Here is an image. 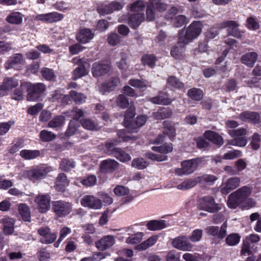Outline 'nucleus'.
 <instances>
[{"mask_svg": "<svg viewBox=\"0 0 261 261\" xmlns=\"http://www.w3.org/2000/svg\"><path fill=\"white\" fill-rule=\"evenodd\" d=\"M202 27L203 24L201 21H193L186 30L182 29L178 33L179 42L188 44L200 35Z\"/></svg>", "mask_w": 261, "mask_h": 261, "instance_id": "1", "label": "nucleus"}, {"mask_svg": "<svg viewBox=\"0 0 261 261\" xmlns=\"http://www.w3.org/2000/svg\"><path fill=\"white\" fill-rule=\"evenodd\" d=\"M251 193V189L247 186L239 189L229 196L228 206L231 208H236L240 204L246 200Z\"/></svg>", "mask_w": 261, "mask_h": 261, "instance_id": "2", "label": "nucleus"}, {"mask_svg": "<svg viewBox=\"0 0 261 261\" xmlns=\"http://www.w3.org/2000/svg\"><path fill=\"white\" fill-rule=\"evenodd\" d=\"M26 85L27 86V100L28 101L37 100L46 90V86L41 83L36 84L27 83Z\"/></svg>", "mask_w": 261, "mask_h": 261, "instance_id": "3", "label": "nucleus"}, {"mask_svg": "<svg viewBox=\"0 0 261 261\" xmlns=\"http://www.w3.org/2000/svg\"><path fill=\"white\" fill-rule=\"evenodd\" d=\"M72 62L74 64L78 65V67L76 68L72 72L73 80H75L88 74L86 67H89L90 65L87 59L75 57L72 59Z\"/></svg>", "mask_w": 261, "mask_h": 261, "instance_id": "4", "label": "nucleus"}, {"mask_svg": "<svg viewBox=\"0 0 261 261\" xmlns=\"http://www.w3.org/2000/svg\"><path fill=\"white\" fill-rule=\"evenodd\" d=\"M199 163V161L196 159L182 161L181 168L175 169V173L178 176L192 174L196 170Z\"/></svg>", "mask_w": 261, "mask_h": 261, "instance_id": "5", "label": "nucleus"}, {"mask_svg": "<svg viewBox=\"0 0 261 261\" xmlns=\"http://www.w3.org/2000/svg\"><path fill=\"white\" fill-rule=\"evenodd\" d=\"M198 207L210 213H215L220 210L218 204L215 203L214 199L211 196H204L200 198Z\"/></svg>", "mask_w": 261, "mask_h": 261, "instance_id": "6", "label": "nucleus"}, {"mask_svg": "<svg viewBox=\"0 0 261 261\" xmlns=\"http://www.w3.org/2000/svg\"><path fill=\"white\" fill-rule=\"evenodd\" d=\"M71 203L64 201H57L53 203V209L56 215L59 217H65L72 211Z\"/></svg>", "mask_w": 261, "mask_h": 261, "instance_id": "7", "label": "nucleus"}, {"mask_svg": "<svg viewBox=\"0 0 261 261\" xmlns=\"http://www.w3.org/2000/svg\"><path fill=\"white\" fill-rule=\"evenodd\" d=\"M81 204L89 208L99 210L102 207V201L100 199L93 195H86L84 196L80 200Z\"/></svg>", "mask_w": 261, "mask_h": 261, "instance_id": "8", "label": "nucleus"}, {"mask_svg": "<svg viewBox=\"0 0 261 261\" xmlns=\"http://www.w3.org/2000/svg\"><path fill=\"white\" fill-rule=\"evenodd\" d=\"M172 245L174 248L184 251H190L193 248V245L184 236H179L173 239Z\"/></svg>", "mask_w": 261, "mask_h": 261, "instance_id": "9", "label": "nucleus"}, {"mask_svg": "<svg viewBox=\"0 0 261 261\" xmlns=\"http://www.w3.org/2000/svg\"><path fill=\"white\" fill-rule=\"evenodd\" d=\"M34 201L37 205L39 212L45 213L49 210L50 197L49 195L39 194L36 197Z\"/></svg>", "mask_w": 261, "mask_h": 261, "instance_id": "10", "label": "nucleus"}, {"mask_svg": "<svg viewBox=\"0 0 261 261\" xmlns=\"http://www.w3.org/2000/svg\"><path fill=\"white\" fill-rule=\"evenodd\" d=\"M51 171L49 167H41L26 172L28 177L32 180L40 179L44 178L47 174Z\"/></svg>", "mask_w": 261, "mask_h": 261, "instance_id": "11", "label": "nucleus"}, {"mask_svg": "<svg viewBox=\"0 0 261 261\" xmlns=\"http://www.w3.org/2000/svg\"><path fill=\"white\" fill-rule=\"evenodd\" d=\"M38 233L42 237L40 242L48 244L53 243L57 238V234L51 232L48 226L41 227L38 229Z\"/></svg>", "mask_w": 261, "mask_h": 261, "instance_id": "12", "label": "nucleus"}, {"mask_svg": "<svg viewBox=\"0 0 261 261\" xmlns=\"http://www.w3.org/2000/svg\"><path fill=\"white\" fill-rule=\"evenodd\" d=\"M221 28H228V33L229 35H231L238 38L242 37V33L239 31L238 27L239 24L233 20H228L224 21L220 24Z\"/></svg>", "mask_w": 261, "mask_h": 261, "instance_id": "13", "label": "nucleus"}, {"mask_svg": "<svg viewBox=\"0 0 261 261\" xmlns=\"http://www.w3.org/2000/svg\"><path fill=\"white\" fill-rule=\"evenodd\" d=\"M240 184V179L238 177H231L222 184L221 192L223 194H227L232 190L238 187Z\"/></svg>", "mask_w": 261, "mask_h": 261, "instance_id": "14", "label": "nucleus"}, {"mask_svg": "<svg viewBox=\"0 0 261 261\" xmlns=\"http://www.w3.org/2000/svg\"><path fill=\"white\" fill-rule=\"evenodd\" d=\"M111 69L108 64L95 63L93 64L92 73L94 77H99L108 73Z\"/></svg>", "mask_w": 261, "mask_h": 261, "instance_id": "15", "label": "nucleus"}, {"mask_svg": "<svg viewBox=\"0 0 261 261\" xmlns=\"http://www.w3.org/2000/svg\"><path fill=\"white\" fill-rule=\"evenodd\" d=\"M120 81L118 77H112L108 82L102 83L99 88V92L104 94L106 92H110L113 91L118 85Z\"/></svg>", "mask_w": 261, "mask_h": 261, "instance_id": "16", "label": "nucleus"}, {"mask_svg": "<svg viewBox=\"0 0 261 261\" xmlns=\"http://www.w3.org/2000/svg\"><path fill=\"white\" fill-rule=\"evenodd\" d=\"M115 243V239L112 236H106L95 243L97 248L99 250H105L111 247Z\"/></svg>", "mask_w": 261, "mask_h": 261, "instance_id": "17", "label": "nucleus"}, {"mask_svg": "<svg viewBox=\"0 0 261 261\" xmlns=\"http://www.w3.org/2000/svg\"><path fill=\"white\" fill-rule=\"evenodd\" d=\"M119 164L114 160H106L101 162L100 170L103 173H112L118 167Z\"/></svg>", "mask_w": 261, "mask_h": 261, "instance_id": "18", "label": "nucleus"}, {"mask_svg": "<svg viewBox=\"0 0 261 261\" xmlns=\"http://www.w3.org/2000/svg\"><path fill=\"white\" fill-rule=\"evenodd\" d=\"M123 6L117 2H112L111 4L102 7H98L97 11L100 14L106 15L113 13L114 11L122 9Z\"/></svg>", "mask_w": 261, "mask_h": 261, "instance_id": "19", "label": "nucleus"}, {"mask_svg": "<svg viewBox=\"0 0 261 261\" xmlns=\"http://www.w3.org/2000/svg\"><path fill=\"white\" fill-rule=\"evenodd\" d=\"M147 120V117L145 116H138L135 122L129 123L126 124V127L128 132L130 133H137L138 129L145 124Z\"/></svg>", "mask_w": 261, "mask_h": 261, "instance_id": "20", "label": "nucleus"}, {"mask_svg": "<svg viewBox=\"0 0 261 261\" xmlns=\"http://www.w3.org/2000/svg\"><path fill=\"white\" fill-rule=\"evenodd\" d=\"M24 59L21 54H16L11 56L5 64V68L8 70L14 68L17 65H20L23 63Z\"/></svg>", "mask_w": 261, "mask_h": 261, "instance_id": "21", "label": "nucleus"}, {"mask_svg": "<svg viewBox=\"0 0 261 261\" xmlns=\"http://www.w3.org/2000/svg\"><path fill=\"white\" fill-rule=\"evenodd\" d=\"M144 19L145 16L143 13H134L129 16L128 23L131 28L136 29Z\"/></svg>", "mask_w": 261, "mask_h": 261, "instance_id": "22", "label": "nucleus"}, {"mask_svg": "<svg viewBox=\"0 0 261 261\" xmlns=\"http://www.w3.org/2000/svg\"><path fill=\"white\" fill-rule=\"evenodd\" d=\"M94 37V34L89 29H81L76 35L77 40L82 43H86Z\"/></svg>", "mask_w": 261, "mask_h": 261, "instance_id": "23", "label": "nucleus"}, {"mask_svg": "<svg viewBox=\"0 0 261 261\" xmlns=\"http://www.w3.org/2000/svg\"><path fill=\"white\" fill-rule=\"evenodd\" d=\"M258 55L255 52H250L243 55L241 58V62L250 68L254 65L257 61Z\"/></svg>", "mask_w": 261, "mask_h": 261, "instance_id": "24", "label": "nucleus"}, {"mask_svg": "<svg viewBox=\"0 0 261 261\" xmlns=\"http://www.w3.org/2000/svg\"><path fill=\"white\" fill-rule=\"evenodd\" d=\"M239 118L242 120H248L253 123H258L260 120L259 114L255 112H244L240 115Z\"/></svg>", "mask_w": 261, "mask_h": 261, "instance_id": "25", "label": "nucleus"}, {"mask_svg": "<svg viewBox=\"0 0 261 261\" xmlns=\"http://www.w3.org/2000/svg\"><path fill=\"white\" fill-rule=\"evenodd\" d=\"M204 136L205 139L217 145L220 146L223 144L222 137L216 132L207 130L204 133Z\"/></svg>", "mask_w": 261, "mask_h": 261, "instance_id": "26", "label": "nucleus"}, {"mask_svg": "<svg viewBox=\"0 0 261 261\" xmlns=\"http://www.w3.org/2000/svg\"><path fill=\"white\" fill-rule=\"evenodd\" d=\"M69 184V181L67 179L66 175L64 173H60L56 178V189L59 191H64L66 186Z\"/></svg>", "mask_w": 261, "mask_h": 261, "instance_id": "27", "label": "nucleus"}, {"mask_svg": "<svg viewBox=\"0 0 261 261\" xmlns=\"http://www.w3.org/2000/svg\"><path fill=\"white\" fill-rule=\"evenodd\" d=\"M165 220H151L148 221L146 224L147 228L152 231L161 230L167 227Z\"/></svg>", "mask_w": 261, "mask_h": 261, "instance_id": "28", "label": "nucleus"}, {"mask_svg": "<svg viewBox=\"0 0 261 261\" xmlns=\"http://www.w3.org/2000/svg\"><path fill=\"white\" fill-rule=\"evenodd\" d=\"M24 15L19 12L10 13L6 18L8 22L13 24H20L22 23Z\"/></svg>", "mask_w": 261, "mask_h": 261, "instance_id": "29", "label": "nucleus"}, {"mask_svg": "<svg viewBox=\"0 0 261 261\" xmlns=\"http://www.w3.org/2000/svg\"><path fill=\"white\" fill-rule=\"evenodd\" d=\"M199 182L198 176L195 178H190L184 180L177 187V189L181 190L190 189L195 186Z\"/></svg>", "mask_w": 261, "mask_h": 261, "instance_id": "30", "label": "nucleus"}, {"mask_svg": "<svg viewBox=\"0 0 261 261\" xmlns=\"http://www.w3.org/2000/svg\"><path fill=\"white\" fill-rule=\"evenodd\" d=\"M158 238V237L157 236H151L141 244L136 246L135 249L139 251L145 250L153 245L157 241Z\"/></svg>", "mask_w": 261, "mask_h": 261, "instance_id": "31", "label": "nucleus"}, {"mask_svg": "<svg viewBox=\"0 0 261 261\" xmlns=\"http://www.w3.org/2000/svg\"><path fill=\"white\" fill-rule=\"evenodd\" d=\"M187 44H184V42H179V38L177 45L173 47L171 50V56L175 59H178L182 58V53L184 50V46Z\"/></svg>", "mask_w": 261, "mask_h": 261, "instance_id": "32", "label": "nucleus"}, {"mask_svg": "<svg viewBox=\"0 0 261 261\" xmlns=\"http://www.w3.org/2000/svg\"><path fill=\"white\" fill-rule=\"evenodd\" d=\"M41 152L38 150L24 149L20 151V155L25 160H33L40 156Z\"/></svg>", "mask_w": 261, "mask_h": 261, "instance_id": "33", "label": "nucleus"}, {"mask_svg": "<svg viewBox=\"0 0 261 261\" xmlns=\"http://www.w3.org/2000/svg\"><path fill=\"white\" fill-rule=\"evenodd\" d=\"M120 141L117 139H113L107 141L105 144V151L106 153L109 155H114L118 150L119 148L115 147V146L120 143Z\"/></svg>", "mask_w": 261, "mask_h": 261, "instance_id": "34", "label": "nucleus"}, {"mask_svg": "<svg viewBox=\"0 0 261 261\" xmlns=\"http://www.w3.org/2000/svg\"><path fill=\"white\" fill-rule=\"evenodd\" d=\"M128 10L132 12L141 13L145 8V4L143 0H137L128 6Z\"/></svg>", "mask_w": 261, "mask_h": 261, "instance_id": "35", "label": "nucleus"}, {"mask_svg": "<svg viewBox=\"0 0 261 261\" xmlns=\"http://www.w3.org/2000/svg\"><path fill=\"white\" fill-rule=\"evenodd\" d=\"M5 89L8 91L11 90L18 85V82L13 77H5L2 83Z\"/></svg>", "mask_w": 261, "mask_h": 261, "instance_id": "36", "label": "nucleus"}, {"mask_svg": "<svg viewBox=\"0 0 261 261\" xmlns=\"http://www.w3.org/2000/svg\"><path fill=\"white\" fill-rule=\"evenodd\" d=\"M18 210L24 221H31L30 211L28 205L25 204H20L18 206Z\"/></svg>", "mask_w": 261, "mask_h": 261, "instance_id": "37", "label": "nucleus"}, {"mask_svg": "<svg viewBox=\"0 0 261 261\" xmlns=\"http://www.w3.org/2000/svg\"><path fill=\"white\" fill-rule=\"evenodd\" d=\"M188 95L193 100L199 101L203 98V92L200 89L194 88L188 91Z\"/></svg>", "mask_w": 261, "mask_h": 261, "instance_id": "38", "label": "nucleus"}, {"mask_svg": "<svg viewBox=\"0 0 261 261\" xmlns=\"http://www.w3.org/2000/svg\"><path fill=\"white\" fill-rule=\"evenodd\" d=\"M167 83L171 87L178 89H184V84L174 76H170L167 79Z\"/></svg>", "mask_w": 261, "mask_h": 261, "instance_id": "39", "label": "nucleus"}, {"mask_svg": "<svg viewBox=\"0 0 261 261\" xmlns=\"http://www.w3.org/2000/svg\"><path fill=\"white\" fill-rule=\"evenodd\" d=\"M148 165L149 163L142 158H136L132 162V166L139 170L146 168Z\"/></svg>", "mask_w": 261, "mask_h": 261, "instance_id": "40", "label": "nucleus"}, {"mask_svg": "<svg viewBox=\"0 0 261 261\" xmlns=\"http://www.w3.org/2000/svg\"><path fill=\"white\" fill-rule=\"evenodd\" d=\"M70 96L72 99L76 103L81 104L85 101L86 96L83 93L72 90L70 92Z\"/></svg>", "mask_w": 261, "mask_h": 261, "instance_id": "41", "label": "nucleus"}, {"mask_svg": "<svg viewBox=\"0 0 261 261\" xmlns=\"http://www.w3.org/2000/svg\"><path fill=\"white\" fill-rule=\"evenodd\" d=\"M64 122L65 117L64 116H57L48 122V126L52 128L60 127L63 125Z\"/></svg>", "mask_w": 261, "mask_h": 261, "instance_id": "42", "label": "nucleus"}, {"mask_svg": "<svg viewBox=\"0 0 261 261\" xmlns=\"http://www.w3.org/2000/svg\"><path fill=\"white\" fill-rule=\"evenodd\" d=\"M240 240V236L238 233H231L227 236L225 239L226 243L230 246L237 245Z\"/></svg>", "mask_w": 261, "mask_h": 261, "instance_id": "43", "label": "nucleus"}, {"mask_svg": "<svg viewBox=\"0 0 261 261\" xmlns=\"http://www.w3.org/2000/svg\"><path fill=\"white\" fill-rule=\"evenodd\" d=\"M143 235V232H138L131 234L126 239V243L128 244H136L139 243L142 241Z\"/></svg>", "mask_w": 261, "mask_h": 261, "instance_id": "44", "label": "nucleus"}, {"mask_svg": "<svg viewBox=\"0 0 261 261\" xmlns=\"http://www.w3.org/2000/svg\"><path fill=\"white\" fill-rule=\"evenodd\" d=\"M150 101L154 104L168 105L171 103L172 100L168 97H163L162 96H156L150 98Z\"/></svg>", "mask_w": 261, "mask_h": 261, "instance_id": "45", "label": "nucleus"}, {"mask_svg": "<svg viewBox=\"0 0 261 261\" xmlns=\"http://www.w3.org/2000/svg\"><path fill=\"white\" fill-rule=\"evenodd\" d=\"M135 107H134V105L132 104L130 105L129 108L126 110L124 119V123L125 126L126 124L130 123V119L135 116Z\"/></svg>", "mask_w": 261, "mask_h": 261, "instance_id": "46", "label": "nucleus"}, {"mask_svg": "<svg viewBox=\"0 0 261 261\" xmlns=\"http://www.w3.org/2000/svg\"><path fill=\"white\" fill-rule=\"evenodd\" d=\"M115 195L119 197L127 195L129 193V189L124 186L117 185L113 190Z\"/></svg>", "mask_w": 261, "mask_h": 261, "instance_id": "47", "label": "nucleus"}, {"mask_svg": "<svg viewBox=\"0 0 261 261\" xmlns=\"http://www.w3.org/2000/svg\"><path fill=\"white\" fill-rule=\"evenodd\" d=\"M56 137V135L51 132L43 130L40 133V138L41 141L44 142H50Z\"/></svg>", "mask_w": 261, "mask_h": 261, "instance_id": "48", "label": "nucleus"}, {"mask_svg": "<svg viewBox=\"0 0 261 261\" xmlns=\"http://www.w3.org/2000/svg\"><path fill=\"white\" fill-rule=\"evenodd\" d=\"M198 178L199 182H205L210 185H213L218 179L216 176L210 174H204L201 176H198Z\"/></svg>", "mask_w": 261, "mask_h": 261, "instance_id": "49", "label": "nucleus"}, {"mask_svg": "<svg viewBox=\"0 0 261 261\" xmlns=\"http://www.w3.org/2000/svg\"><path fill=\"white\" fill-rule=\"evenodd\" d=\"M187 23V18L183 15L175 16L173 19V23L175 27L180 28Z\"/></svg>", "mask_w": 261, "mask_h": 261, "instance_id": "50", "label": "nucleus"}, {"mask_svg": "<svg viewBox=\"0 0 261 261\" xmlns=\"http://www.w3.org/2000/svg\"><path fill=\"white\" fill-rule=\"evenodd\" d=\"M82 125L86 129L95 130L97 129V124L90 119H84L81 121Z\"/></svg>", "mask_w": 261, "mask_h": 261, "instance_id": "51", "label": "nucleus"}, {"mask_svg": "<svg viewBox=\"0 0 261 261\" xmlns=\"http://www.w3.org/2000/svg\"><path fill=\"white\" fill-rule=\"evenodd\" d=\"M164 127V133L168 135L169 137H173L175 136V129L171 125L170 123L167 121L163 122Z\"/></svg>", "mask_w": 261, "mask_h": 261, "instance_id": "52", "label": "nucleus"}, {"mask_svg": "<svg viewBox=\"0 0 261 261\" xmlns=\"http://www.w3.org/2000/svg\"><path fill=\"white\" fill-rule=\"evenodd\" d=\"M41 73L42 76L48 81L54 80L56 77L53 70L46 67L43 68L41 71Z\"/></svg>", "mask_w": 261, "mask_h": 261, "instance_id": "53", "label": "nucleus"}, {"mask_svg": "<svg viewBox=\"0 0 261 261\" xmlns=\"http://www.w3.org/2000/svg\"><path fill=\"white\" fill-rule=\"evenodd\" d=\"M63 15L58 12L47 13V23H53L59 21L63 18Z\"/></svg>", "mask_w": 261, "mask_h": 261, "instance_id": "54", "label": "nucleus"}, {"mask_svg": "<svg viewBox=\"0 0 261 261\" xmlns=\"http://www.w3.org/2000/svg\"><path fill=\"white\" fill-rule=\"evenodd\" d=\"M74 167V162L71 160L64 159L62 160L60 168L61 170L68 171Z\"/></svg>", "mask_w": 261, "mask_h": 261, "instance_id": "55", "label": "nucleus"}, {"mask_svg": "<svg viewBox=\"0 0 261 261\" xmlns=\"http://www.w3.org/2000/svg\"><path fill=\"white\" fill-rule=\"evenodd\" d=\"M114 156L118 160L122 162L128 161L131 159L130 155L128 153L123 150H121L120 148H119L117 151Z\"/></svg>", "mask_w": 261, "mask_h": 261, "instance_id": "56", "label": "nucleus"}, {"mask_svg": "<svg viewBox=\"0 0 261 261\" xmlns=\"http://www.w3.org/2000/svg\"><path fill=\"white\" fill-rule=\"evenodd\" d=\"M229 135L232 138H238L246 135L247 130L244 128L230 129L228 130Z\"/></svg>", "mask_w": 261, "mask_h": 261, "instance_id": "57", "label": "nucleus"}, {"mask_svg": "<svg viewBox=\"0 0 261 261\" xmlns=\"http://www.w3.org/2000/svg\"><path fill=\"white\" fill-rule=\"evenodd\" d=\"M172 115V112L170 110H165L154 114V117L156 120H162L170 117Z\"/></svg>", "mask_w": 261, "mask_h": 261, "instance_id": "58", "label": "nucleus"}, {"mask_svg": "<svg viewBox=\"0 0 261 261\" xmlns=\"http://www.w3.org/2000/svg\"><path fill=\"white\" fill-rule=\"evenodd\" d=\"M121 60L116 63L117 66L120 69H125L128 67V64L126 62L127 59V56L124 53H121L120 54Z\"/></svg>", "mask_w": 261, "mask_h": 261, "instance_id": "59", "label": "nucleus"}, {"mask_svg": "<svg viewBox=\"0 0 261 261\" xmlns=\"http://www.w3.org/2000/svg\"><path fill=\"white\" fill-rule=\"evenodd\" d=\"M155 61L156 58L152 55H145L142 58V62L143 64L144 65H147L150 67L154 66Z\"/></svg>", "mask_w": 261, "mask_h": 261, "instance_id": "60", "label": "nucleus"}, {"mask_svg": "<svg viewBox=\"0 0 261 261\" xmlns=\"http://www.w3.org/2000/svg\"><path fill=\"white\" fill-rule=\"evenodd\" d=\"M119 138H121L124 142H128L130 140H136L137 137L133 135H128L127 133L125 130H119L117 133Z\"/></svg>", "mask_w": 261, "mask_h": 261, "instance_id": "61", "label": "nucleus"}, {"mask_svg": "<svg viewBox=\"0 0 261 261\" xmlns=\"http://www.w3.org/2000/svg\"><path fill=\"white\" fill-rule=\"evenodd\" d=\"M77 122L73 120L69 122L68 128L66 132L67 136H71L73 135L77 131Z\"/></svg>", "mask_w": 261, "mask_h": 261, "instance_id": "62", "label": "nucleus"}, {"mask_svg": "<svg viewBox=\"0 0 261 261\" xmlns=\"http://www.w3.org/2000/svg\"><path fill=\"white\" fill-rule=\"evenodd\" d=\"M121 37L116 33H111L108 37V42L109 44L115 46L120 42Z\"/></svg>", "mask_w": 261, "mask_h": 261, "instance_id": "63", "label": "nucleus"}, {"mask_svg": "<svg viewBox=\"0 0 261 261\" xmlns=\"http://www.w3.org/2000/svg\"><path fill=\"white\" fill-rule=\"evenodd\" d=\"M116 101L117 105L122 109H124L129 105L128 99L123 94L118 96Z\"/></svg>", "mask_w": 261, "mask_h": 261, "instance_id": "64", "label": "nucleus"}]
</instances>
